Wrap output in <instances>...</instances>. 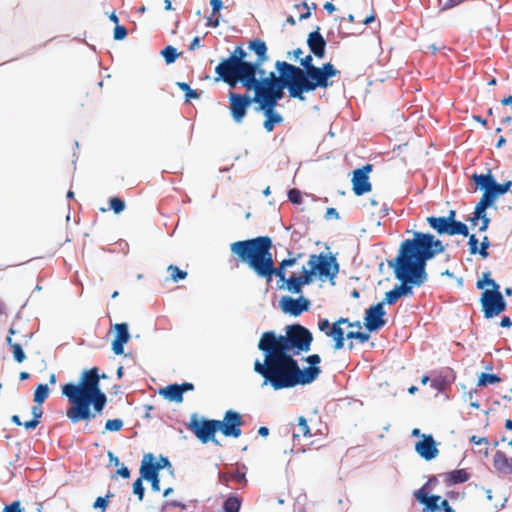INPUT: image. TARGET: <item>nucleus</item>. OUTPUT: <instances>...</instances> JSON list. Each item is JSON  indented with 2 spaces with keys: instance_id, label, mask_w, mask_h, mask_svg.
Segmentation results:
<instances>
[{
  "instance_id": "obj_1",
  "label": "nucleus",
  "mask_w": 512,
  "mask_h": 512,
  "mask_svg": "<svg viewBox=\"0 0 512 512\" xmlns=\"http://www.w3.org/2000/svg\"><path fill=\"white\" fill-rule=\"evenodd\" d=\"M312 342V332L299 323L287 325L285 335L276 334L273 330L263 332L257 347L264 359L263 362L255 360L254 371L267 380L293 363L295 356L309 352Z\"/></svg>"
},
{
  "instance_id": "obj_2",
  "label": "nucleus",
  "mask_w": 512,
  "mask_h": 512,
  "mask_svg": "<svg viewBox=\"0 0 512 512\" xmlns=\"http://www.w3.org/2000/svg\"><path fill=\"white\" fill-rule=\"evenodd\" d=\"M61 393L70 404L66 416L72 423L94 419L102 414L107 404V396L101 389L99 369L96 366L84 369L77 383L63 384Z\"/></svg>"
},
{
  "instance_id": "obj_3",
  "label": "nucleus",
  "mask_w": 512,
  "mask_h": 512,
  "mask_svg": "<svg viewBox=\"0 0 512 512\" xmlns=\"http://www.w3.org/2000/svg\"><path fill=\"white\" fill-rule=\"evenodd\" d=\"M407 233H412V238L405 239L400 243L397 256L394 259L427 273V263L442 254L447 245H444L442 240L430 232L407 230Z\"/></svg>"
},
{
  "instance_id": "obj_4",
  "label": "nucleus",
  "mask_w": 512,
  "mask_h": 512,
  "mask_svg": "<svg viewBox=\"0 0 512 512\" xmlns=\"http://www.w3.org/2000/svg\"><path fill=\"white\" fill-rule=\"evenodd\" d=\"M302 360L309 366L300 368L298 361L294 359L293 363H289L269 379L263 380L261 386H270L274 391H280L313 383L322 373L319 367L321 357L319 354H311Z\"/></svg>"
},
{
  "instance_id": "obj_5",
  "label": "nucleus",
  "mask_w": 512,
  "mask_h": 512,
  "mask_svg": "<svg viewBox=\"0 0 512 512\" xmlns=\"http://www.w3.org/2000/svg\"><path fill=\"white\" fill-rule=\"evenodd\" d=\"M387 263L393 269L395 279L400 281V284H396L395 288L401 298L411 296L413 288L422 286L428 279L427 273L409 267L398 260H387Z\"/></svg>"
},
{
  "instance_id": "obj_6",
  "label": "nucleus",
  "mask_w": 512,
  "mask_h": 512,
  "mask_svg": "<svg viewBox=\"0 0 512 512\" xmlns=\"http://www.w3.org/2000/svg\"><path fill=\"white\" fill-rule=\"evenodd\" d=\"M307 72V77L298 83L302 95L318 88L326 89L332 86L331 79L340 74V71L331 62L323 63L320 67L316 66L312 71Z\"/></svg>"
},
{
  "instance_id": "obj_7",
  "label": "nucleus",
  "mask_w": 512,
  "mask_h": 512,
  "mask_svg": "<svg viewBox=\"0 0 512 512\" xmlns=\"http://www.w3.org/2000/svg\"><path fill=\"white\" fill-rule=\"evenodd\" d=\"M215 73L217 74L215 80L224 82L230 89H236L238 85H241L247 92H250L256 85L255 74L245 70L218 64L215 67Z\"/></svg>"
},
{
  "instance_id": "obj_8",
  "label": "nucleus",
  "mask_w": 512,
  "mask_h": 512,
  "mask_svg": "<svg viewBox=\"0 0 512 512\" xmlns=\"http://www.w3.org/2000/svg\"><path fill=\"white\" fill-rule=\"evenodd\" d=\"M308 267H313L317 274V279H328L334 284V279L339 273L340 266L337 258L332 253L311 254L307 262Z\"/></svg>"
},
{
  "instance_id": "obj_9",
  "label": "nucleus",
  "mask_w": 512,
  "mask_h": 512,
  "mask_svg": "<svg viewBox=\"0 0 512 512\" xmlns=\"http://www.w3.org/2000/svg\"><path fill=\"white\" fill-rule=\"evenodd\" d=\"M187 428L202 444L212 442L215 445H221L215 437V434L219 431L216 419L199 418L197 413H193Z\"/></svg>"
},
{
  "instance_id": "obj_10",
  "label": "nucleus",
  "mask_w": 512,
  "mask_h": 512,
  "mask_svg": "<svg viewBox=\"0 0 512 512\" xmlns=\"http://www.w3.org/2000/svg\"><path fill=\"white\" fill-rule=\"evenodd\" d=\"M479 301L485 319H492L500 315L507 308V302L500 289L484 290Z\"/></svg>"
},
{
  "instance_id": "obj_11",
  "label": "nucleus",
  "mask_w": 512,
  "mask_h": 512,
  "mask_svg": "<svg viewBox=\"0 0 512 512\" xmlns=\"http://www.w3.org/2000/svg\"><path fill=\"white\" fill-rule=\"evenodd\" d=\"M262 237L263 236H258L231 243V253L236 255L239 261L247 264V266L252 270Z\"/></svg>"
},
{
  "instance_id": "obj_12",
  "label": "nucleus",
  "mask_w": 512,
  "mask_h": 512,
  "mask_svg": "<svg viewBox=\"0 0 512 512\" xmlns=\"http://www.w3.org/2000/svg\"><path fill=\"white\" fill-rule=\"evenodd\" d=\"M274 66L276 72L270 71L269 73H267V71L262 66V71H260L259 74H255L256 85L254 89L273 85L281 81L283 82L290 79H294L292 74L290 73V69L286 61L277 60Z\"/></svg>"
},
{
  "instance_id": "obj_13",
  "label": "nucleus",
  "mask_w": 512,
  "mask_h": 512,
  "mask_svg": "<svg viewBox=\"0 0 512 512\" xmlns=\"http://www.w3.org/2000/svg\"><path fill=\"white\" fill-rule=\"evenodd\" d=\"M229 111L233 121L237 124L242 123L248 109L254 103L253 96L251 97L248 93H237L229 91Z\"/></svg>"
},
{
  "instance_id": "obj_14",
  "label": "nucleus",
  "mask_w": 512,
  "mask_h": 512,
  "mask_svg": "<svg viewBox=\"0 0 512 512\" xmlns=\"http://www.w3.org/2000/svg\"><path fill=\"white\" fill-rule=\"evenodd\" d=\"M217 424L218 430L225 437L238 438L242 434L244 420L238 411L229 409L224 413L223 420H217Z\"/></svg>"
},
{
  "instance_id": "obj_15",
  "label": "nucleus",
  "mask_w": 512,
  "mask_h": 512,
  "mask_svg": "<svg viewBox=\"0 0 512 512\" xmlns=\"http://www.w3.org/2000/svg\"><path fill=\"white\" fill-rule=\"evenodd\" d=\"M386 311L384 308V303H375L372 304L365 310L363 324L365 329L369 333L378 332L381 328H383L387 320L385 318Z\"/></svg>"
},
{
  "instance_id": "obj_16",
  "label": "nucleus",
  "mask_w": 512,
  "mask_h": 512,
  "mask_svg": "<svg viewBox=\"0 0 512 512\" xmlns=\"http://www.w3.org/2000/svg\"><path fill=\"white\" fill-rule=\"evenodd\" d=\"M259 89L279 100L284 98L285 89H287L290 98L298 99L300 101H304L306 99L305 96L301 94L299 84L295 79H290L283 82L281 81L279 83L261 87Z\"/></svg>"
},
{
  "instance_id": "obj_17",
  "label": "nucleus",
  "mask_w": 512,
  "mask_h": 512,
  "mask_svg": "<svg viewBox=\"0 0 512 512\" xmlns=\"http://www.w3.org/2000/svg\"><path fill=\"white\" fill-rule=\"evenodd\" d=\"M310 307L311 301L303 295H298L297 298L285 295L279 300V308L281 311L293 317H298L304 312L309 311Z\"/></svg>"
},
{
  "instance_id": "obj_18",
  "label": "nucleus",
  "mask_w": 512,
  "mask_h": 512,
  "mask_svg": "<svg viewBox=\"0 0 512 512\" xmlns=\"http://www.w3.org/2000/svg\"><path fill=\"white\" fill-rule=\"evenodd\" d=\"M373 170V165L367 163L352 172V191L356 196H362L372 190L369 173Z\"/></svg>"
},
{
  "instance_id": "obj_19",
  "label": "nucleus",
  "mask_w": 512,
  "mask_h": 512,
  "mask_svg": "<svg viewBox=\"0 0 512 512\" xmlns=\"http://www.w3.org/2000/svg\"><path fill=\"white\" fill-rule=\"evenodd\" d=\"M247 56V51L241 45H238L228 57L222 58L218 64L253 73L254 66L252 61L247 60Z\"/></svg>"
},
{
  "instance_id": "obj_20",
  "label": "nucleus",
  "mask_w": 512,
  "mask_h": 512,
  "mask_svg": "<svg viewBox=\"0 0 512 512\" xmlns=\"http://www.w3.org/2000/svg\"><path fill=\"white\" fill-rule=\"evenodd\" d=\"M272 246V239L269 236H263L257 251L256 259L252 267V270L268 268L270 269L272 266L275 265L271 253Z\"/></svg>"
},
{
  "instance_id": "obj_21",
  "label": "nucleus",
  "mask_w": 512,
  "mask_h": 512,
  "mask_svg": "<svg viewBox=\"0 0 512 512\" xmlns=\"http://www.w3.org/2000/svg\"><path fill=\"white\" fill-rule=\"evenodd\" d=\"M114 338L111 342V349L115 355H125L124 347L130 341L131 334L127 322L115 323L112 326Z\"/></svg>"
},
{
  "instance_id": "obj_22",
  "label": "nucleus",
  "mask_w": 512,
  "mask_h": 512,
  "mask_svg": "<svg viewBox=\"0 0 512 512\" xmlns=\"http://www.w3.org/2000/svg\"><path fill=\"white\" fill-rule=\"evenodd\" d=\"M247 49L256 55V59L252 61L253 74H259L262 66L269 60L267 44L260 38H254L248 42Z\"/></svg>"
},
{
  "instance_id": "obj_23",
  "label": "nucleus",
  "mask_w": 512,
  "mask_h": 512,
  "mask_svg": "<svg viewBox=\"0 0 512 512\" xmlns=\"http://www.w3.org/2000/svg\"><path fill=\"white\" fill-rule=\"evenodd\" d=\"M437 444L431 434H423L422 438L415 443V451L422 459L431 461L439 454Z\"/></svg>"
},
{
  "instance_id": "obj_24",
  "label": "nucleus",
  "mask_w": 512,
  "mask_h": 512,
  "mask_svg": "<svg viewBox=\"0 0 512 512\" xmlns=\"http://www.w3.org/2000/svg\"><path fill=\"white\" fill-rule=\"evenodd\" d=\"M426 223L439 237L461 235V232L452 225L451 221L443 216H428Z\"/></svg>"
},
{
  "instance_id": "obj_25",
  "label": "nucleus",
  "mask_w": 512,
  "mask_h": 512,
  "mask_svg": "<svg viewBox=\"0 0 512 512\" xmlns=\"http://www.w3.org/2000/svg\"><path fill=\"white\" fill-rule=\"evenodd\" d=\"M320 27L316 26L315 29L308 34L306 43L313 54L318 59H323L326 55L327 40L322 36Z\"/></svg>"
},
{
  "instance_id": "obj_26",
  "label": "nucleus",
  "mask_w": 512,
  "mask_h": 512,
  "mask_svg": "<svg viewBox=\"0 0 512 512\" xmlns=\"http://www.w3.org/2000/svg\"><path fill=\"white\" fill-rule=\"evenodd\" d=\"M247 467L244 464H239L237 466V469L232 470L230 472H223L221 470H218V483L229 487L230 481H235L242 486L247 485Z\"/></svg>"
},
{
  "instance_id": "obj_27",
  "label": "nucleus",
  "mask_w": 512,
  "mask_h": 512,
  "mask_svg": "<svg viewBox=\"0 0 512 512\" xmlns=\"http://www.w3.org/2000/svg\"><path fill=\"white\" fill-rule=\"evenodd\" d=\"M254 92L253 100L258 106L255 108L258 112H271L276 111V106L279 103V99L270 96L266 92L260 90L259 88H255L252 90Z\"/></svg>"
},
{
  "instance_id": "obj_28",
  "label": "nucleus",
  "mask_w": 512,
  "mask_h": 512,
  "mask_svg": "<svg viewBox=\"0 0 512 512\" xmlns=\"http://www.w3.org/2000/svg\"><path fill=\"white\" fill-rule=\"evenodd\" d=\"M313 54L306 55L304 58L299 59L301 67L293 65L287 62L290 69V73L293 78L300 83L305 77H307V71H312L316 66L313 64Z\"/></svg>"
},
{
  "instance_id": "obj_29",
  "label": "nucleus",
  "mask_w": 512,
  "mask_h": 512,
  "mask_svg": "<svg viewBox=\"0 0 512 512\" xmlns=\"http://www.w3.org/2000/svg\"><path fill=\"white\" fill-rule=\"evenodd\" d=\"M414 498L423 505V512L439 511L441 496L437 494H428L427 492L414 491Z\"/></svg>"
},
{
  "instance_id": "obj_30",
  "label": "nucleus",
  "mask_w": 512,
  "mask_h": 512,
  "mask_svg": "<svg viewBox=\"0 0 512 512\" xmlns=\"http://www.w3.org/2000/svg\"><path fill=\"white\" fill-rule=\"evenodd\" d=\"M471 180L475 184L476 189L483 192L481 198H485V196L492 191L493 183H495V177L489 169L485 174L474 173L471 176Z\"/></svg>"
},
{
  "instance_id": "obj_31",
  "label": "nucleus",
  "mask_w": 512,
  "mask_h": 512,
  "mask_svg": "<svg viewBox=\"0 0 512 512\" xmlns=\"http://www.w3.org/2000/svg\"><path fill=\"white\" fill-rule=\"evenodd\" d=\"M142 462H146L147 465H149L150 467H152L153 469H155L159 472L163 469H167L171 475L174 474V468L172 466L171 461L169 460V458L167 456H164L162 454L159 455L158 460H156L154 454L146 453L143 456Z\"/></svg>"
},
{
  "instance_id": "obj_32",
  "label": "nucleus",
  "mask_w": 512,
  "mask_h": 512,
  "mask_svg": "<svg viewBox=\"0 0 512 512\" xmlns=\"http://www.w3.org/2000/svg\"><path fill=\"white\" fill-rule=\"evenodd\" d=\"M139 473L141 479H144L151 484V489L154 492L160 491V472L153 469L146 462L141 461Z\"/></svg>"
},
{
  "instance_id": "obj_33",
  "label": "nucleus",
  "mask_w": 512,
  "mask_h": 512,
  "mask_svg": "<svg viewBox=\"0 0 512 512\" xmlns=\"http://www.w3.org/2000/svg\"><path fill=\"white\" fill-rule=\"evenodd\" d=\"M493 466L501 475L506 476L512 474V458L507 457L501 450H497L494 454Z\"/></svg>"
},
{
  "instance_id": "obj_34",
  "label": "nucleus",
  "mask_w": 512,
  "mask_h": 512,
  "mask_svg": "<svg viewBox=\"0 0 512 512\" xmlns=\"http://www.w3.org/2000/svg\"><path fill=\"white\" fill-rule=\"evenodd\" d=\"M455 380V374L453 370L446 369L439 376L431 381V387L436 389L438 392L443 393Z\"/></svg>"
},
{
  "instance_id": "obj_35",
  "label": "nucleus",
  "mask_w": 512,
  "mask_h": 512,
  "mask_svg": "<svg viewBox=\"0 0 512 512\" xmlns=\"http://www.w3.org/2000/svg\"><path fill=\"white\" fill-rule=\"evenodd\" d=\"M303 288L304 285H302L298 274L294 272L291 273L281 285H278L279 290L288 291L295 295H302Z\"/></svg>"
},
{
  "instance_id": "obj_36",
  "label": "nucleus",
  "mask_w": 512,
  "mask_h": 512,
  "mask_svg": "<svg viewBox=\"0 0 512 512\" xmlns=\"http://www.w3.org/2000/svg\"><path fill=\"white\" fill-rule=\"evenodd\" d=\"M439 476L444 477L447 486L467 482L470 478V474L465 469H455L450 472L442 473Z\"/></svg>"
},
{
  "instance_id": "obj_37",
  "label": "nucleus",
  "mask_w": 512,
  "mask_h": 512,
  "mask_svg": "<svg viewBox=\"0 0 512 512\" xmlns=\"http://www.w3.org/2000/svg\"><path fill=\"white\" fill-rule=\"evenodd\" d=\"M160 395L163 396L166 400L175 403L183 402V395L178 386V383H172L167 385L166 387L160 389Z\"/></svg>"
},
{
  "instance_id": "obj_38",
  "label": "nucleus",
  "mask_w": 512,
  "mask_h": 512,
  "mask_svg": "<svg viewBox=\"0 0 512 512\" xmlns=\"http://www.w3.org/2000/svg\"><path fill=\"white\" fill-rule=\"evenodd\" d=\"M242 498L235 493H230L222 504V512H239Z\"/></svg>"
},
{
  "instance_id": "obj_39",
  "label": "nucleus",
  "mask_w": 512,
  "mask_h": 512,
  "mask_svg": "<svg viewBox=\"0 0 512 512\" xmlns=\"http://www.w3.org/2000/svg\"><path fill=\"white\" fill-rule=\"evenodd\" d=\"M511 187H512L511 180H507L504 183H498L495 180V183H493L492 191L489 192L486 196H488L495 203L500 196H503L507 192H509Z\"/></svg>"
},
{
  "instance_id": "obj_40",
  "label": "nucleus",
  "mask_w": 512,
  "mask_h": 512,
  "mask_svg": "<svg viewBox=\"0 0 512 512\" xmlns=\"http://www.w3.org/2000/svg\"><path fill=\"white\" fill-rule=\"evenodd\" d=\"M263 115L265 116L263 127L267 132H272L274 127L281 124L284 120L282 115L277 111L265 112Z\"/></svg>"
},
{
  "instance_id": "obj_41",
  "label": "nucleus",
  "mask_w": 512,
  "mask_h": 512,
  "mask_svg": "<svg viewBox=\"0 0 512 512\" xmlns=\"http://www.w3.org/2000/svg\"><path fill=\"white\" fill-rule=\"evenodd\" d=\"M495 203L488 197L480 198L478 203L476 204L473 214L477 216V219H482L487 217V209L494 207Z\"/></svg>"
},
{
  "instance_id": "obj_42",
  "label": "nucleus",
  "mask_w": 512,
  "mask_h": 512,
  "mask_svg": "<svg viewBox=\"0 0 512 512\" xmlns=\"http://www.w3.org/2000/svg\"><path fill=\"white\" fill-rule=\"evenodd\" d=\"M476 288L479 290H486L487 286H490V290L500 289V285L491 277V273L489 271L484 272L482 277L477 280L475 284Z\"/></svg>"
},
{
  "instance_id": "obj_43",
  "label": "nucleus",
  "mask_w": 512,
  "mask_h": 512,
  "mask_svg": "<svg viewBox=\"0 0 512 512\" xmlns=\"http://www.w3.org/2000/svg\"><path fill=\"white\" fill-rule=\"evenodd\" d=\"M49 393L50 389L47 384H38L33 394V401L38 405H42L48 398Z\"/></svg>"
},
{
  "instance_id": "obj_44",
  "label": "nucleus",
  "mask_w": 512,
  "mask_h": 512,
  "mask_svg": "<svg viewBox=\"0 0 512 512\" xmlns=\"http://www.w3.org/2000/svg\"><path fill=\"white\" fill-rule=\"evenodd\" d=\"M302 285L308 286L314 282V280L317 278V274L314 271L313 267H306L302 266L300 274H298Z\"/></svg>"
},
{
  "instance_id": "obj_45",
  "label": "nucleus",
  "mask_w": 512,
  "mask_h": 512,
  "mask_svg": "<svg viewBox=\"0 0 512 512\" xmlns=\"http://www.w3.org/2000/svg\"><path fill=\"white\" fill-rule=\"evenodd\" d=\"M500 381H501V378L497 374L482 372L478 376L477 386L478 387H486L488 385H493V384L499 383Z\"/></svg>"
},
{
  "instance_id": "obj_46",
  "label": "nucleus",
  "mask_w": 512,
  "mask_h": 512,
  "mask_svg": "<svg viewBox=\"0 0 512 512\" xmlns=\"http://www.w3.org/2000/svg\"><path fill=\"white\" fill-rule=\"evenodd\" d=\"M447 220H450L452 225L461 232V235H468V226L456 219V211L455 210H449L448 214L444 216Z\"/></svg>"
},
{
  "instance_id": "obj_47",
  "label": "nucleus",
  "mask_w": 512,
  "mask_h": 512,
  "mask_svg": "<svg viewBox=\"0 0 512 512\" xmlns=\"http://www.w3.org/2000/svg\"><path fill=\"white\" fill-rule=\"evenodd\" d=\"M177 87L185 93V101H191L193 99H199L200 98V92L197 90H194L190 87V85L186 82H177Z\"/></svg>"
},
{
  "instance_id": "obj_48",
  "label": "nucleus",
  "mask_w": 512,
  "mask_h": 512,
  "mask_svg": "<svg viewBox=\"0 0 512 512\" xmlns=\"http://www.w3.org/2000/svg\"><path fill=\"white\" fill-rule=\"evenodd\" d=\"M160 55L164 58L165 63L167 65H170L177 60L179 53L177 52V49L175 47H173L172 45H168L161 50Z\"/></svg>"
},
{
  "instance_id": "obj_49",
  "label": "nucleus",
  "mask_w": 512,
  "mask_h": 512,
  "mask_svg": "<svg viewBox=\"0 0 512 512\" xmlns=\"http://www.w3.org/2000/svg\"><path fill=\"white\" fill-rule=\"evenodd\" d=\"M167 271L170 272V279L176 283L186 279L188 275L186 271L173 264L168 266Z\"/></svg>"
},
{
  "instance_id": "obj_50",
  "label": "nucleus",
  "mask_w": 512,
  "mask_h": 512,
  "mask_svg": "<svg viewBox=\"0 0 512 512\" xmlns=\"http://www.w3.org/2000/svg\"><path fill=\"white\" fill-rule=\"evenodd\" d=\"M113 496L114 494L108 491V493L105 496L97 497L92 505L93 508L99 510L100 512H105L109 505V499L112 498Z\"/></svg>"
},
{
  "instance_id": "obj_51",
  "label": "nucleus",
  "mask_w": 512,
  "mask_h": 512,
  "mask_svg": "<svg viewBox=\"0 0 512 512\" xmlns=\"http://www.w3.org/2000/svg\"><path fill=\"white\" fill-rule=\"evenodd\" d=\"M286 270L287 268L281 262L278 264V266L274 265L270 268L269 272L278 278L277 286L281 285L287 278Z\"/></svg>"
},
{
  "instance_id": "obj_52",
  "label": "nucleus",
  "mask_w": 512,
  "mask_h": 512,
  "mask_svg": "<svg viewBox=\"0 0 512 512\" xmlns=\"http://www.w3.org/2000/svg\"><path fill=\"white\" fill-rule=\"evenodd\" d=\"M109 208L115 214H120V213H122L125 210L126 204H125V201L123 199H121L118 196H114V197H111L109 199Z\"/></svg>"
},
{
  "instance_id": "obj_53",
  "label": "nucleus",
  "mask_w": 512,
  "mask_h": 512,
  "mask_svg": "<svg viewBox=\"0 0 512 512\" xmlns=\"http://www.w3.org/2000/svg\"><path fill=\"white\" fill-rule=\"evenodd\" d=\"M346 338L348 340H357L359 343H366L370 339V334L366 330V332L362 331H348L346 333Z\"/></svg>"
},
{
  "instance_id": "obj_54",
  "label": "nucleus",
  "mask_w": 512,
  "mask_h": 512,
  "mask_svg": "<svg viewBox=\"0 0 512 512\" xmlns=\"http://www.w3.org/2000/svg\"><path fill=\"white\" fill-rule=\"evenodd\" d=\"M400 298L401 297L399 295V292L397 291V289L394 286L391 290H389L385 293V297L380 303H384V306L386 304L394 305Z\"/></svg>"
},
{
  "instance_id": "obj_55",
  "label": "nucleus",
  "mask_w": 512,
  "mask_h": 512,
  "mask_svg": "<svg viewBox=\"0 0 512 512\" xmlns=\"http://www.w3.org/2000/svg\"><path fill=\"white\" fill-rule=\"evenodd\" d=\"M463 237H468V247H469V253L471 255H476L478 254V251H479V240L478 238L476 237L475 234H471L469 231H468V235H462Z\"/></svg>"
},
{
  "instance_id": "obj_56",
  "label": "nucleus",
  "mask_w": 512,
  "mask_h": 512,
  "mask_svg": "<svg viewBox=\"0 0 512 512\" xmlns=\"http://www.w3.org/2000/svg\"><path fill=\"white\" fill-rule=\"evenodd\" d=\"M124 422L120 418L108 419L105 423V430L108 432H118L122 429Z\"/></svg>"
},
{
  "instance_id": "obj_57",
  "label": "nucleus",
  "mask_w": 512,
  "mask_h": 512,
  "mask_svg": "<svg viewBox=\"0 0 512 512\" xmlns=\"http://www.w3.org/2000/svg\"><path fill=\"white\" fill-rule=\"evenodd\" d=\"M143 480L144 479H141L140 476L132 484L133 493L138 497L139 501H142L145 496V487L143 485Z\"/></svg>"
},
{
  "instance_id": "obj_58",
  "label": "nucleus",
  "mask_w": 512,
  "mask_h": 512,
  "mask_svg": "<svg viewBox=\"0 0 512 512\" xmlns=\"http://www.w3.org/2000/svg\"><path fill=\"white\" fill-rule=\"evenodd\" d=\"M326 336L332 339L346 338L344 329L337 324H332L331 328L326 331Z\"/></svg>"
},
{
  "instance_id": "obj_59",
  "label": "nucleus",
  "mask_w": 512,
  "mask_h": 512,
  "mask_svg": "<svg viewBox=\"0 0 512 512\" xmlns=\"http://www.w3.org/2000/svg\"><path fill=\"white\" fill-rule=\"evenodd\" d=\"M13 352V359L17 363H22L26 359V354L20 343L14 344L11 347Z\"/></svg>"
},
{
  "instance_id": "obj_60",
  "label": "nucleus",
  "mask_w": 512,
  "mask_h": 512,
  "mask_svg": "<svg viewBox=\"0 0 512 512\" xmlns=\"http://www.w3.org/2000/svg\"><path fill=\"white\" fill-rule=\"evenodd\" d=\"M287 196H288V200L295 205H300L302 203V200H303L302 193L297 188L289 189L287 192Z\"/></svg>"
},
{
  "instance_id": "obj_61",
  "label": "nucleus",
  "mask_w": 512,
  "mask_h": 512,
  "mask_svg": "<svg viewBox=\"0 0 512 512\" xmlns=\"http://www.w3.org/2000/svg\"><path fill=\"white\" fill-rule=\"evenodd\" d=\"M171 507L179 508L181 510H186L188 508V505H186L180 501H177V500H167L162 504L160 512H166Z\"/></svg>"
},
{
  "instance_id": "obj_62",
  "label": "nucleus",
  "mask_w": 512,
  "mask_h": 512,
  "mask_svg": "<svg viewBox=\"0 0 512 512\" xmlns=\"http://www.w3.org/2000/svg\"><path fill=\"white\" fill-rule=\"evenodd\" d=\"M491 246V242L487 236H484L482 238V241L480 242L478 255L481 256V258L486 259L489 256L488 249Z\"/></svg>"
},
{
  "instance_id": "obj_63",
  "label": "nucleus",
  "mask_w": 512,
  "mask_h": 512,
  "mask_svg": "<svg viewBox=\"0 0 512 512\" xmlns=\"http://www.w3.org/2000/svg\"><path fill=\"white\" fill-rule=\"evenodd\" d=\"M128 35V30L125 26H122L120 24L115 25L114 31H113V38L115 41H121L124 40Z\"/></svg>"
},
{
  "instance_id": "obj_64",
  "label": "nucleus",
  "mask_w": 512,
  "mask_h": 512,
  "mask_svg": "<svg viewBox=\"0 0 512 512\" xmlns=\"http://www.w3.org/2000/svg\"><path fill=\"white\" fill-rule=\"evenodd\" d=\"M438 483V476H431L429 477L428 481L424 483L417 491L427 492L430 494V492L434 489L435 485Z\"/></svg>"
}]
</instances>
